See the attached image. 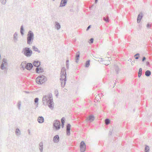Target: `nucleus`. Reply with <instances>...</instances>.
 I'll return each mask as SVG.
<instances>
[{"label": "nucleus", "instance_id": "obj_1", "mask_svg": "<svg viewBox=\"0 0 152 152\" xmlns=\"http://www.w3.org/2000/svg\"><path fill=\"white\" fill-rule=\"evenodd\" d=\"M42 102L44 105H48L51 109L53 108V104L52 97L50 95L44 96L42 98Z\"/></svg>", "mask_w": 152, "mask_h": 152}, {"label": "nucleus", "instance_id": "obj_2", "mask_svg": "<svg viewBox=\"0 0 152 152\" xmlns=\"http://www.w3.org/2000/svg\"><path fill=\"white\" fill-rule=\"evenodd\" d=\"M61 78L60 79L61 81V86L64 88L65 85L66 81V69L64 67L62 68L61 72Z\"/></svg>", "mask_w": 152, "mask_h": 152}, {"label": "nucleus", "instance_id": "obj_3", "mask_svg": "<svg viewBox=\"0 0 152 152\" xmlns=\"http://www.w3.org/2000/svg\"><path fill=\"white\" fill-rule=\"evenodd\" d=\"M27 36V43L28 44L30 45L32 43L34 39V33L31 31H29Z\"/></svg>", "mask_w": 152, "mask_h": 152}, {"label": "nucleus", "instance_id": "obj_4", "mask_svg": "<svg viewBox=\"0 0 152 152\" xmlns=\"http://www.w3.org/2000/svg\"><path fill=\"white\" fill-rule=\"evenodd\" d=\"M22 53L26 57H29L31 56L32 51L29 48L26 47L23 48Z\"/></svg>", "mask_w": 152, "mask_h": 152}, {"label": "nucleus", "instance_id": "obj_5", "mask_svg": "<svg viewBox=\"0 0 152 152\" xmlns=\"http://www.w3.org/2000/svg\"><path fill=\"white\" fill-rule=\"evenodd\" d=\"M47 80V78L44 75H40L36 79V82L39 84H42Z\"/></svg>", "mask_w": 152, "mask_h": 152}, {"label": "nucleus", "instance_id": "obj_6", "mask_svg": "<svg viewBox=\"0 0 152 152\" xmlns=\"http://www.w3.org/2000/svg\"><path fill=\"white\" fill-rule=\"evenodd\" d=\"M7 66L8 65V63L7 62L6 59L4 58L3 59L2 61L0 66V68L1 69H7V70L8 68L7 67L4 66Z\"/></svg>", "mask_w": 152, "mask_h": 152}, {"label": "nucleus", "instance_id": "obj_7", "mask_svg": "<svg viewBox=\"0 0 152 152\" xmlns=\"http://www.w3.org/2000/svg\"><path fill=\"white\" fill-rule=\"evenodd\" d=\"M60 123L58 120H55L53 123V126L56 130H58L60 128Z\"/></svg>", "mask_w": 152, "mask_h": 152}, {"label": "nucleus", "instance_id": "obj_8", "mask_svg": "<svg viewBox=\"0 0 152 152\" xmlns=\"http://www.w3.org/2000/svg\"><path fill=\"white\" fill-rule=\"evenodd\" d=\"M80 148L81 152H84L86 149V145L83 141L81 142L80 144Z\"/></svg>", "mask_w": 152, "mask_h": 152}, {"label": "nucleus", "instance_id": "obj_9", "mask_svg": "<svg viewBox=\"0 0 152 152\" xmlns=\"http://www.w3.org/2000/svg\"><path fill=\"white\" fill-rule=\"evenodd\" d=\"M71 125L69 124H68L66 127V133L68 136H69L70 134V130L71 129Z\"/></svg>", "mask_w": 152, "mask_h": 152}, {"label": "nucleus", "instance_id": "obj_10", "mask_svg": "<svg viewBox=\"0 0 152 152\" xmlns=\"http://www.w3.org/2000/svg\"><path fill=\"white\" fill-rule=\"evenodd\" d=\"M33 66V65L31 63H28L26 64V69L28 70H30L32 69Z\"/></svg>", "mask_w": 152, "mask_h": 152}, {"label": "nucleus", "instance_id": "obj_11", "mask_svg": "<svg viewBox=\"0 0 152 152\" xmlns=\"http://www.w3.org/2000/svg\"><path fill=\"white\" fill-rule=\"evenodd\" d=\"M36 71L37 73H39L44 72V71L43 69L41 67H38L36 69Z\"/></svg>", "mask_w": 152, "mask_h": 152}, {"label": "nucleus", "instance_id": "obj_12", "mask_svg": "<svg viewBox=\"0 0 152 152\" xmlns=\"http://www.w3.org/2000/svg\"><path fill=\"white\" fill-rule=\"evenodd\" d=\"M67 0H61L59 7L65 6L66 4Z\"/></svg>", "mask_w": 152, "mask_h": 152}, {"label": "nucleus", "instance_id": "obj_13", "mask_svg": "<svg viewBox=\"0 0 152 152\" xmlns=\"http://www.w3.org/2000/svg\"><path fill=\"white\" fill-rule=\"evenodd\" d=\"M59 137L58 135H56L54 137L53 141L55 143H57L59 141Z\"/></svg>", "mask_w": 152, "mask_h": 152}, {"label": "nucleus", "instance_id": "obj_14", "mask_svg": "<svg viewBox=\"0 0 152 152\" xmlns=\"http://www.w3.org/2000/svg\"><path fill=\"white\" fill-rule=\"evenodd\" d=\"M143 17L142 14V12H140V14L138 15L137 19V23H139L142 18Z\"/></svg>", "mask_w": 152, "mask_h": 152}, {"label": "nucleus", "instance_id": "obj_15", "mask_svg": "<svg viewBox=\"0 0 152 152\" xmlns=\"http://www.w3.org/2000/svg\"><path fill=\"white\" fill-rule=\"evenodd\" d=\"M33 65L37 68L39 67L40 65V62L39 61H34L33 63Z\"/></svg>", "mask_w": 152, "mask_h": 152}, {"label": "nucleus", "instance_id": "obj_16", "mask_svg": "<svg viewBox=\"0 0 152 152\" xmlns=\"http://www.w3.org/2000/svg\"><path fill=\"white\" fill-rule=\"evenodd\" d=\"M94 120V117L93 115H91L89 116L88 118L86 119L87 121H89V122H91L93 121Z\"/></svg>", "mask_w": 152, "mask_h": 152}, {"label": "nucleus", "instance_id": "obj_17", "mask_svg": "<svg viewBox=\"0 0 152 152\" xmlns=\"http://www.w3.org/2000/svg\"><path fill=\"white\" fill-rule=\"evenodd\" d=\"M44 121V118L42 116H39L38 117L37 121L39 123H42Z\"/></svg>", "mask_w": 152, "mask_h": 152}, {"label": "nucleus", "instance_id": "obj_18", "mask_svg": "<svg viewBox=\"0 0 152 152\" xmlns=\"http://www.w3.org/2000/svg\"><path fill=\"white\" fill-rule=\"evenodd\" d=\"M55 28L57 30H59L61 27L60 23L57 22H55Z\"/></svg>", "mask_w": 152, "mask_h": 152}, {"label": "nucleus", "instance_id": "obj_19", "mask_svg": "<svg viewBox=\"0 0 152 152\" xmlns=\"http://www.w3.org/2000/svg\"><path fill=\"white\" fill-rule=\"evenodd\" d=\"M114 69L117 74H118L120 69L119 67L116 65H114Z\"/></svg>", "mask_w": 152, "mask_h": 152}, {"label": "nucleus", "instance_id": "obj_20", "mask_svg": "<svg viewBox=\"0 0 152 152\" xmlns=\"http://www.w3.org/2000/svg\"><path fill=\"white\" fill-rule=\"evenodd\" d=\"M18 34L17 32H15L13 35V39L15 42H16L18 40Z\"/></svg>", "mask_w": 152, "mask_h": 152}, {"label": "nucleus", "instance_id": "obj_21", "mask_svg": "<svg viewBox=\"0 0 152 152\" xmlns=\"http://www.w3.org/2000/svg\"><path fill=\"white\" fill-rule=\"evenodd\" d=\"M26 62H22L20 64V66H21V69L22 68L23 70H24L25 69H26Z\"/></svg>", "mask_w": 152, "mask_h": 152}, {"label": "nucleus", "instance_id": "obj_22", "mask_svg": "<svg viewBox=\"0 0 152 152\" xmlns=\"http://www.w3.org/2000/svg\"><path fill=\"white\" fill-rule=\"evenodd\" d=\"M80 56V52L79 51L77 52L75 56V59L77 60L75 61L76 63H78V61L77 60H79V57Z\"/></svg>", "mask_w": 152, "mask_h": 152}, {"label": "nucleus", "instance_id": "obj_23", "mask_svg": "<svg viewBox=\"0 0 152 152\" xmlns=\"http://www.w3.org/2000/svg\"><path fill=\"white\" fill-rule=\"evenodd\" d=\"M151 72L149 70H147L145 72V75L147 77L151 75Z\"/></svg>", "mask_w": 152, "mask_h": 152}, {"label": "nucleus", "instance_id": "obj_24", "mask_svg": "<svg viewBox=\"0 0 152 152\" xmlns=\"http://www.w3.org/2000/svg\"><path fill=\"white\" fill-rule=\"evenodd\" d=\"M15 134L17 135H19L21 134V132L20 129L17 128L16 129L15 131Z\"/></svg>", "mask_w": 152, "mask_h": 152}, {"label": "nucleus", "instance_id": "obj_25", "mask_svg": "<svg viewBox=\"0 0 152 152\" xmlns=\"http://www.w3.org/2000/svg\"><path fill=\"white\" fill-rule=\"evenodd\" d=\"M24 29L23 28V25H22L20 27V32L21 35H24Z\"/></svg>", "mask_w": 152, "mask_h": 152}, {"label": "nucleus", "instance_id": "obj_26", "mask_svg": "<svg viewBox=\"0 0 152 152\" xmlns=\"http://www.w3.org/2000/svg\"><path fill=\"white\" fill-rule=\"evenodd\" d=\"M32 49L34 51H35L36 52H37L38 53H40L41 52L35 46H32Z\"/></svg>", "mask_w": 152, "mask_h": 152}, {"label": "nucleus", "instance_id": "obj_27", "mask_svg": "<svg viewBox=\"0 0 152 152\" xmlns=\"http://www.w3.org/2000/svg\"><path fill=\"white\" fill-rule=\"evenodd\" d=\"M90 60H88L86 62L85 66L86 67H88L90 65Z\"/></svg>", "mask_w": 152, "mask_h": 152}, {"label": "nucleus", "instance_id": "obj_28", "mask_svg": "<svg viewBox=\"0 0 152 152\" xmlns=\"http://www.w3.org/2000/svg\"><path fill=\"white\" fill-rule=\"evenodd\" d=\"M110 121L109 119L107 118L105 120V123L106 125H108L110 123Z\"/></svg>", "mask_w": 152, "mask_h": 152}, {"label": "nucleus", "instance_id": "obj_29", "mask_svg": "<svg viewBox=\"0 0 152 152\" xmlns=\"http://www.w3.org/2000/svg\"><path fill=\"white\" fill-rule=\"evenodd\" d=\"M149 147L148 145H145V152H149Z\"/></svg>", "mask_w": 152, "mask_h": 152}, {"label": "nucleus", "instance_id": "obj_30", "mask_svg": "<svg viewBox=\"0 0 152 152\" xmlns=\"http://www.w3.org/2000/svg\"><path fill=\"white\" fill-rule=\"evenodd\" d=\"M103 20L106 22H109V18L108 17L105 18V17H104L103 18Z\"/></svg>", "mask_w": 152, "mask_h": 152}, {"label": "nucleus", "instance_id": "obj_31", "mask_svg": "<svg viewBox=\"0 0 152 152\" xmlns=\"http://www.w3.org/2000/svg\"><path fill=\"white\" fill-rule=\"evenodd\" d=\"M39 98H36L34 99V101L35 103V104H37V105L38 104V102Z\"/></svg>", "mask_w": 152, "mask_h": 152}, {"label": "nucleus", "instance_id": "obj_32", "mask_svg": "<svg viewBox=\"0 0 152 152\" xmlns=\"http://www.w3.org/2000/svg\"><path fill=\"white\" fill-rule=\"evenodd\" d=\"M140 54L139 53H137L135 54L134 56L135 57V59H139V57Z\"/></svg>", "mask_w": 152, "mask_h": 152}, {"label": "nucleus", "instance_id": "obj_33", "mask_svg": "<svg viewBox=\"0 0 152 152\" xmlns=\"http://www.w3.org/2000/svg\"><path fill=\"white\" fill-rule=\"evenodd\" d=\"M7 0H0L1 3L3 5H5L6 2Z\"/></svg>", "mask_w": 152, "mask_h": 152}, {"label": "nucleus", "instance_id": "obj_34", "mask_svg": "<svg viewBox=\"0 0 152 152\" xmlns=\"http://www.w3.org/2000/svg\"><path fill=\"white\" fill-rule=\"evenodd\" d=\"M21 105V102L20 101H19L18 104V106L19 109H20V107Z\"/></svg>", "mask_w": 152, "mask_h": 152}, {"label": "nucleus", "instance_id": "obj_35", "mask_svg": "<svg viewBox=\"0 0 152 152\" xmlns=\"http://www.w3.org/2000/svg\"><path fill=\"white\" fill-rule=\"evenodd\" d=\"M55 94H56V96L57 97L58 95V89H56L55 90Z\"/></svg>", "mask_w": 152, "mask_h": 152}, {"label": "nucleus", "instance_id": "obj_36", "mask_svg": "<svg viewBox=\"0 0 152 152\" xmlns=\"http://www.w3.org/2000/svg\"><path fill=\"white\" fill-rule=\"evenodd\" d=\"M94 39L93 38H91L90 40L89 41V43L90 44H91L93 42H94Z\"/></svg>", "mask_w": 152, "mask_h": 152}, {"label": "nucleus", "instance_id": "obj_37", "mask_svg": "<svg viewBox=\"0 0 152 152\" xmlns=\"http://www.w3.org/2000/svg\"><path fill=\"white\" fill-rule=\"evenodd\" d=\"M40 148H43V143L42 142H40L39 144Z\"/></svg>", "mask_w": 152, "mask_h": 152}, {"label": "nucleus", "instance_id": "obj_38", "mask_svg": "<svg viewBox=\"0 0 152 152\" xmlns=\"http://www.w3.org/2000/svg\"><path fill=\"white\" fill-rule=\"evenodd\" d=\"M61 123H65V118H64V117L62 118L61 119Z\"/></svg>", "mask_w": 152, "mask_h": 152}, {"label": "nucleus", "instance_id": "obj_39", "mask_svg": "<svg viewBox=\"0 0 152 152\" xmlns=\"http://www.w3.org/2000/svg\"><path fill=\"white\" fill-rule=\"evenodd\" d=\"M142 68H140L139 69V72H138V73H140V74H142Z\"/></svg>", "mask_w": 152, "mask_h": 152}, {"label": "nucleus", "instance_id": "obj_40", "mask_svg": "<svg viewBox=\"0 0 152 152\" xmlns=\"http://www.w3.org/2000/svg\"><path fill=\"white\" fill-rule=\"evenodd\" d=\"M146 64L147 66H150V63L148 61H147L146 62Z\"/></svg>", "mask_w": 152, "mask_h": 152}, {"label": "nucleus", "instance_id": "obj_41", "mask_svg": "<svg viewBox=\"0 0 152 152\" xmlns=\"http://www.w3.org/2000/svg\"><path fill=\"white\" fill-rule=\"evenodd\" d=\"M146 58H145V56H143L142 57V62L146 60Z\"/></svg>", "mask_w": 152, "mask_h": 152}, {"label": "nucleus", "instance_id": "obj_42", "mask_svg": "<svg viewBox=\"0 0 152 152\" xmlns=\"http://www.w3.org/2000/svg\"><path fill=\"white\" fill-rule=\"evenodd\" d=\"M91 25H89V26H88L86 29V31L88 30H89V29L91 28Z\"/></svg>", "mask_w": 152, "mask_h": 152}, {"label": "nucleus", "instance_id": "obj_43", "mask_svg": "<svg viewBox=\"0 0 152 152\" xmlns=\"http://www.w3.org/2000/svg\"><path fill=\"white\" fill-rule=\"evenodd\" d=\"M64 123H61V127L62 128H63L64 127Z\"/></svg>", "mask_w": 152, "mask_h": 152}, {"label": "nucleus", "instance_id": "obj_44", "mask_svg": "<svg viewBox=\"0 0 152 152\" xmlns=\"http://www.w3.org/2000/svg\"><path fill=\"white\" fill-rule=\"evenodd\" d=\"M43 148H39V150L41 152H42Z\"/></svg>", "mask_w": 152, "mask_h": 152}, {"label": "nucleus", "instance_id": "obj_45", "mask_svg": "<svg viewBox=\"0 0 152 152\" xmlns=\"http://www.w3.org/2000/svg\"><path fill=\"white\" fill-rule=\"evenodd\" d=\"M146 26L147 28H149V27L150 26V25L149 23H148L147 24V25Z\"/></svg>", "mask_w": 152, "mask_h": 152}, {"label": "nucleus", "instance_id": "obj_46", "mask_svg": "<svg viewBox=\"0 0 152 152\" xmlns=\"http://www.w3.org/2000/svg\"><path fill=\"white\" fill-rule=\"evenodd\" d=\"M142 74H140V73H138V77H140L141 75H142Z\"/></svg>", "mask_w": 152, "mask_h": 152}, {"label": "nucleus", "instance_id": "obj_47", "mask_svg": "<svg viewBox=\"0 0 152 152\" xmlns=\"http://www.w3.org/2000/svg\"><path fill=\"white\" fill-rule=\"evenodd\" d=\"M67 89L66 88H64V90H63V91L64 92H66L67 91Z\"/></svg>", "mask_w": 152, "mask_h": 152}, {"label": "nucleus", "instance_id": "obj_48", "mask_svg": "<svg viewBox=\"0 0 152 152\" xmlns=\"http://www.w3.org/2000/svg\"><path fill=\"white\" fill-rule=\"evenodd\" d=\"M69 60H67L66 61V64H69Z\"/></svg>", "mask_w": 152, "mask_h": 152}, {"label": "nucleus", "instance_id": "obj_49", "mask_svg": "<svg viewBox=\"0 0 152 152\" xmlns=\"http://www.w3.org/2000/svg\"><path fill=\"white\" fill-rule=\"evenodd\" d=\"M110 63H111L110 62V61H107V65L109 64Z\"/></svg>", "mask_w": 152, "mask_h": 152}, {"label": "nucleus", "instance_id": "obj_50", "mask_svg": "<svg viewBox=\"0 0 152 152\" xmlns=\"http://www.w3.org/2000/svg\"><path fill=\"white\" fill-rule=\"evenodd\" d=\"M28 134H30V130L29 129H28Z\"/></svg>", "mask_w": 152, "mask_h": 152}, {"label": "nucleus", "instance_id": "obj_51", "mask_svg": "<svg viewBox=\"0 0 152 152\" xmlns=\"http://www.w3.org/2000/svg\"><path fill=\"white\" fill-rule=\"evenodd\" d=\"M98 0H95V3L96 4L97 3Z\"/></svg>", "mask_w": 152, "mask_h": 152}, {"label": "nucleus", "instance_id": "obj_52", "mask_svg": "<svg viewBox=\"0 0 152 152\" xmlns=\"http://www.w3.org/2000/svg\"><path fill=\"white\" fill-rule=\"evenodd\" d=\"M7 70L6 69V70L4 71V73H6V74H7Z\"/></svg>", "mask_w": 152, "mask_h": 152}, {"label": "nucleus", "instance_id": "obj_53", "mask_svg": "<svg viewBox=\"0 0 152 152\" xmlns=\"http://www.w3.org/2000/svg\"><path fill=\"white\" fill-rule=\"evenodd\" d=\"M109 135H111L112 134V132H110L109 133Z\"/></svg>", "mask_w": 152, "mask_h": 152}, {"label": "nucleus", "instance_id": "obj_54", "mask_svg": "<svg viewBox=\"0 0 152 152\" xmlns=\"http://www.w3.org/2000/svg\"><path fill=\"white\" fill-rule=\"evenodd\" d=\"M24 92H25L26 93L28 94L29 93V92L28 91H24Z\"/></svg>", "mask_w": 152, "mask_h": 152}, {"label": "nucleus", "instance_id": "obj_55", "mask_svg": "<svg viewBox=\"0 0 152 152\" xmlns=\"http://www.w3.org/2000/svg\"><path fill=\"white\" fill-rule=\"evenodd\" d=\"M66 66V68L67 69H69V66Z\"/></svg>", "mask_w": 152, "mask_h": 152}, {"label": "nucleus", "instance_id": "obj_56", "mask_svg": "<svg viewBox=\"0 0 152 152\" xmlns=\"http://www.w3.org/2000/svg\"><path fill=\"white\" fill-rule=\"evenodd\" d=\"M69 66V64H66V66Z\"/></svg>", "mask_w": 152, "mask_h": 152}, {"label": "nucleus", "instance_id": "obj_57", "mask_svg": "<svg viewBox=\"0 0 152 152\" xmlns=\"http://www.w3.org/2000/svg\"><path fill=\"white\" fill-rule=\"evenodd\" d=\"M134 63V61H132V62H131V64H133V63Z\"/></svg>", "mask_w": 152, "mask_h": 152}, {"label": "nucleus", "instance_id": "obj_58", "mask_svg": "<svg viewBox=\"0 0 152 152\" xmlns=\"http://www.w3.org/2000/svg\"><path fill=\"white\" fill-rule=\"evenodd\" d=\"M115 83L114 85L113 84V88L115 86V83Z\"/></svg>", "mask_w": 152, "mask_h": 152}, {"label": "nucleus", "instance_id": "obj_59", "mask_svg": "<svg viewBox=\"0 0 152 152\" xmlns=\"http://www.w3.org/2000/svg\"><path fill=\"white\" fill-rule=\"evenodd\" d=\"M38 107V105H37V104L36 107Z\"/></svg>", "mask_w": 152, "mask_h": 152}, {"label": "nucleus", "instance_id": "obj_60", "mask_svg": "<svg viewBox=\"0 0 152 152\" xmlns=\"http://www.w3.org/2000/svg\"><path fill=\"white\" fill-rule=\"evenodd\" d=\"M109 58L108 60H110V59H109L110 58Z\"/></svg>", "mask_w": 152, "mask_h": 152}, {"label": "nucleus", "instance_id": "obj_61", "mask_svg": "<svg viewBox=\"0 0 152 152\" xmlns=\"http://www.w3.org/2000/svg\"><path fill=\"white\" fill-rule=\"evenodd\" d=\"M53 1H54L55 0H52Z\"/></svg>", "mask_w": 152, "mask_h": 152}]
</instances>
